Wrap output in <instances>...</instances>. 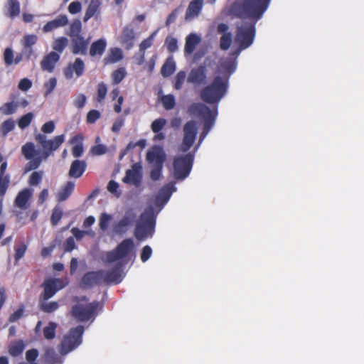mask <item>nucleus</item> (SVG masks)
I'll use <instances>...</instances> for the list:
<instances>
[{
  "label": "nucleus",
  "mask_w": 364,
  "mask_h": 364,
  "mask_svg": "<svg viewBox=\"0 0 364 364\" xmlns=\"http://www.w3.org/2000/svg\"><path fill=\"white\" fill-rule=\"evenodd\" d=\"M59 307L57 301L47 302V301H39V309L44 313L50 314L55 311Z\"/></svg>",
  "instance_id": "37"
},
{
  "label": "nucleus",
  "mask_w": 364,
  "mask_h": 364,
  "mask_svg": "<svg viewBox=\"0 0 364 364\" xmlns=\"http://www.w3.org/2000/svg\"><path fill=\"white\" fill-rule=\"evenodd\" d=\"M156 216L154 208H147L140 215L134 230V236L139 241L151 237L154 233Z\"/></svg>",
  "instance_id": "5"
},
{
  "label": "nucleus",
  "mask_w": 364,
  "mask_h": 364,
  "mask_svg": "<svg viewBox=\"0 0 364 364\" xmlns=\"http://www.w3.org/2000/svg\"><path fill=\"white\" fill-rule=\"evenodd\" d=\"M68 23V19L66 15L61 14L56 18L47 22L43 27L44 33L50 32L60 27H63Z\"/></svg>",
  "instance_id": "19"
},
{
  "label": "nucleus",
  "mask_w": 364,
  "mask_h": 364,
  "mask_svg": "<svg viewBox=\"0 0 364 364\" xmlns=\"http://www.w3.org/2000/svg\"><path fill=\"white\" fill-rule=\"evenodd\" d=\"M25 348V344L22 340L12 342L9 346V353L13 357H17L22 354Z\"/></svg>",
  "instance_id": "34"
},
{
  "label": "nucleus",
  "mask_w": 364,
  "mask_h": 364,
  "mask_svg": "<svg viewBox=\"0 0 364 364\" xmlns=\"http://www.w3.org/2000/svg\"><path fill=\"white\" fill-rule=\"evenodd\" d=\"M24 312V306H21L16 311H15L13 314L9 316V321L10 323H14L19 320L23 315Z\"/></svg>",
  "instance_id": "58"
},
{
  "label": "nucleus",
  "mask_w": 364,
  "mask_h": 364,
  "mask_svg": "<svg viewBox=\"0 0 364 364\" xmlns=\"http://www.w3.org/2000/svg\"><path fill=\"white\" fill-rule=\"evenodd\" d=\"M229 84L227 77L215 76L211 83L205 86L200 92V99L210 105H218L228 92Z\"/></svg>",
  "instance_id": "3"
},
{
  "label": "nucleus",
  "mask_w": 364,
  "mask_h": 364,
  "mask_svg": "<svg viewBox=\"0 0 364 364\" xmlns=\"http://www.w3.org/2000/svg\"><path fill=\"white\" fill-rule=\"evenodd\" d=\"M14 122L11 119H7L1 124V132L3 135L6 136L9 132H11L14 129Z\"/></svg>",
  "instance_id": "52"
},
{
  "label": "nucleus",
  "mask_w": 364,
  "mask_h": 364,
  "mask_svg": "<svg viewBox=\"0 0 364 364\" xmlns=\"http://www.w3.org/2000/svg\"><path fill=\"white\" fill-rule=\"evenodd\" d=\"M10 186V176H0V196L3 197L6 194Z\"/></svg>",
  "instance_id": "50"
},
{
  "label": "nucleus",
  "mask_w": 364,
  "mask_h": 364,
  "mask_svg": "<svg viewBox=\"0 0 364 364\" xmlns=\"http://www.w3.org/2000/svg\"><path fill=\"white\" fill-rule=\"evenodd\" d=\"M38 356V351L36 348H32L30 350H28L26 353V362L30 363H36V360L37 359Z\"/></svg>",
  "instance_id": "63"
},
{
  "label": "nucleus",
  "mask_w": 364,
  "mask_h": 364,
  "mask_svg": "<svg viewBox=\"0 0 364 364\" xmlns=\"http://www.w3.org/2000/svg\"><path fill=\"white\" fill-rule=\"evenodd\" d=\"M87 168V163L83 160H74L69 170V176L78 178L82 176Z\"/></svg>",
  "instance_id": "20"
},
{
  "label": "nucleus",
  "mask_w": 364,
  "mask_h": 364,
  "mask_svg": "<svg viewBox=\"0 0 364 364\" xmlns=\"http://www.w3.org/2000/svg\"><path fill=\"white\" fill-rule=\"evenodd\" d=\"M65 135L60 134L48 139L47 136L38 133L35 135V140L42 147L43 151L38 156H36L31 161H28L25 167L24 171L28 172L38 168L43 160L47 159L50 155L57 151L65 141Z\"/></svg>",
  "instance_id": "2"
},
{
  "label": "nucleus",
  "mask_w": 364,
  "mask_h": 364,
  "mask_svg": "<svg viewBox=\"0 0 364 364\" xmlns=\"http://www.w3.org/2000/svg\"><path fill=\"white\" fill-rule=\"evenodd\" d=\"M186 77V73L183 70L179 71L174 78V85L173 87L175 90H181L182 88V86L185 82Z\"/></svg>",
  "instance_id": "45"
},
{
  "label": "nucleus",
  "mask_w": 364,
  "mask_h": 364,
  "mask_svg": "<svg viewBox=\"0 0 364 364\" xmlns=\"http://www.w3.org/2000/svg\"><path fill=\"white\" fill-rule=\"evenodd\" d=\"M75 183L72 181H68L65 185L59 191L57 194L58 202L66 200L73 192Z\"/></svg>",
  "instance_id": "31"
},
{
  "label": "nucleus",
  "mask_w": 364,
  "mask_h": 364,
  "mask_svg": "<svg viewBox=\"0 0 364 364\" xmlns=\"http://www.w3.org/2000/svg\"><path fill=\"white\" fill-rule=\"evenodd\" d=\"M33 118V114L31 112H28L22 117L18 121V126L20 129H23L26 127H28L32 122Z\"/></svg>",
  "instance_id": "44"
},
{
  "label": "nucleus",
  "mask_w": 364,
  "mask_h": 364,
  "mask_svg": "<svg viewBox=\"0 0 364 364\" xmlns=\"http://www.w3.org/2000/svg\"><path fill=\"white\" fill-rule=\"evenodd\" d=\"M183 138L180 146V151H188L193 146L197 135V126L193 120L187 122L183 127Z\"/></svg>",
  "instance_id": "11"
},
{
  "label": "nucleus",
  "mask_w": 364,
  "mask_h": 364,
  "mask_svg": "<svg viewBox=\"0 0 364 364\" xmlns=\"http://www.w3.org/2000/svg\"><path fill=\"white\" fill-rule=\"evenodd\" d=\"M82 31V23L79 19L74 20L70 26L67 34L72 38L75 36H80Z\"/></svg>",
  "instance_id": "38"
},
{
  "label": "nucleus",
  "mask_w": 364,
  "mask_h": 364,
  "mask_svg": "<svg viewBox=\"0 0 364 364\" xmlns=\"http://www.w3.org/2000/svg\"><path fill=\"white\" fill-rule=\"evenodd\" d=\"M123 58L122 50L119 48L109 49L107 56L103 59L105 65L116 63Z\"/></svg>",
  "instance_id": "27"
},
{
  "label": "nucleus",
  "mask_w": 364,
  "mask_h": 364,
  "mask_svg": "<svg viewBox=\"0 0 364 364\" xmlns=\"http://www.w3.org/2000/svg\"><path fill=\"white\" fill-rule=\"evenodd\" d=\"M173 188V185L172 184H166L161 188L156 196V202H161L163 204L166 203L171 196Z\"/></svg>",
  "instance_id": "33"
},
{
  "label": "nucleus",
  "mask_w": 364,
  "mask_h": 364,
  "mask_svg": "<svg viewBox=\"0 0 364 364\" xmlns=\"http://www.w3.org/2000/svg\"><path fill=\"white\" fill-rule=\"evenodd\" d=\"M57 325L54 322H50L48 326L43 328V336L47 340H52L55 336V329Z\"/></svg>",
  "instance_id": "41"
},
{
  "label": "nucleus",
  "mask_w": 364,
  "mask_h": 364,
  "mask_svg": "<svg viewBox=\"0 0 364 364\" xmlns=\"http://www.w3.org/2000/svg\"><path fill=\"white\" fill-rule=\"evenodd\" d=\"M84 137L82 134H77L74 136H73L70 139L71 144H75L77 142H79V144L75 145L72 148V154L75 158L80 157L83 154V145L82 141H83Z\"/></svg>",
  "instance_id": "29"
},
{
  "label": "nucleus",
  "mask_w": 364,
  "mask_h": 364,
  "mask_svg": "<svg viewBox=\"0 0 364 364\" xmlns=\"http://www.w3.org/2000/svg\"><path fill=\"white\" fill-rule=\"evenodd\" d=\"M236 68L235 62L232 60H228L223 62L219 66V70L222 73L223 75L220 77H227L228 84H229V78L230 75L235 72Z\"/></svg>",
  "instance_id": "30"
},
{
  "label": "nucleus",
  "mask_w": 364,
  "mask_h": 364,
  "mask_svg": "<svg viewBox=\"0 0 364 364\" xmlns=\"http://www.w3.org/2000/svg\"><path fill=\"white\" fill-rule=\"evenodd\" d=\"M57 85V80L55 77H50L47 82H46L43 85L44 88L46 89L45 97L48 96L51 92L55 90Z\"/></svg>",
  "instance_id": "51"
},
{
  "label": "nucleus",
  "mask_w": 364,
  "mask_h": 364,
  "mask_svg": "<svg viewBox=\"0 0 364 364\" xmlns=\"http://www.w3.org/2000/svg\"><path fill=\"white\" fill-rule=\"evenodd\" d=\"M127 75L126 69L124 67L119 68L114 70L112 73V79L113 85H118Z\"/></svg>",
  "instance_id": "39"
},
{
  "label": "nucleus",
  "mask_w": 364,
  "mask_h": 364,
  "mask_svg": "<svg viewBox=\"0 0 364 364\" xmlns=\"http://www.w3.org/2000/svg\"><path fill=\"white\" fill-rule=\"evenodd\" d=\"M136 218V215L132 212H127L125 215L122 217V218L120 220V221L127 227L128 228L129 225H131L133 222L134 221V219Z\"/></svg>",
  "instance_id": "59"
},
{
  "label": "nucleus",
  "mask_w": 364,
  "mask_h": 364,
  "mask_svg": "<svg viewBox=\"0 0 364 364\" xmlns=\"http://www.w3.org/2000/svg\"><path fill=\"white\" fill-rule=\"evenodd\" d=\"M188 112L191 115L200 117L204 119L203 130L200 136V141H201L215 124L218 115V107L216 106L214 110H211L203 103H193L188 107Z\"/></svg>",
  "instance_id": "4"
},
{
  "label": "nucleus",
  "mask_w": 364,
  "mask_h": 364,
  "mask_svg": "<svg viewBox=\"0 0 364 364\" xmlns=\"http://www.w3.org/2000/svg\"><path fill=\"white\" fill-rule=\"evenodd\" d=\"M194 160V155L188 153L185 155L178 156L173 162V176L176 180H183L189 175Z\"/></svg>",
  "instance_id": "6"
},
{
  "label": "nucleus",
  "mask_w": 364,
  "mask_h": 364,
  "mask_svg": "<svg viewBox=\"0 0 364 364\" xmlns=\"http://www.w3.org/2000/svg\"><path fill=\"white\" fill-rule=\"evenodd\" d=\"M43 172L42 171H34L31 173L29 177L28 183L31 186H37L42 181Z\"/></svg>",
  "instance_id": "53"
},
{
  "label": "nucleus",
  "mask_w": 364,
  "mask_h": 364,
  "mask_svg": "<svg viewBox=\"0 0 364 364\" xmlns=\"http://www.w3.org/2000/svg\"><path fill=\"white\" fill-rule=\"evenodd\" d=\"M107 92V86L105 83L100 82L97 85V101L101 102L106 97Z\"/></svg>",
  "instance_id": "57"
},
{
  "label": "nucleus",
  "mask_w": 364,
  "mask_h": 364,
  "mask_svg": "<svg viewBox=\"0 0 364 364\" xmlns=\"http://www.w3.org/2000/svg\"><path fill=\"white\" fill-rule=\"evenodd\" d=\"M99 302L94 301L86 305L77 304L72 306L70 314L77 321L80 322L88 321L95 317L98 308Z\"/></svg>",
  "instance_id": "7"
},
{
  "label": "nucleus",
  "mask_w": 364,
  "mask_h": 364,
  "mask_svg": "<svg viewBox=\"0 0 364 364\" xmlns=\"http://www.w3.org/2000/svg\"><path fill=\"white\" fill-rule=\"evenodd\" d=\"M106 47V41L103 38L98 39L91 44L89 53L91 57L102 56Z\"/></svg>",
  "instance_id": "26"
},
{
  "label": "nucleus",
  "mask_w": 364,
  "mask_h": 364,
  "mask_svg": "<svg viewBox=\"0 0 364 364\" xmlns=\"http://www.w3.org/2000/svg\"><path fill=\"white\" fill-rule=\"evenodd\" d=\"M84 327L81 325L70 330L62 341V348L65 352H70L82 343Z\"/></svg>",
  "instance_id": "8"
},
{
  "label": "nucleus",
  "mask_w": 364,
  "mask_h": 364,
  "mask_svg": "<svg viewBox=\"0 0 364 364\" xmlns=\"http://www.w3.org/2000/svg\"><path fill=\"white\" fill-rule=\"evenodd\" d=\"M166 124V120L164 118H158L152 122L151 129L154 133H158L164 129Z\"/></svg>",
  "instance_id": "48"
},
{
  "label": "nucleus",
  "mask_w": 364,
  "mask_h": 364,
  "mask_svg": "<svg viewBox=\"0 0 364 364\" xmlns=\"http://www.w3.org/2000/svg\"><path fill=\"white\" fill-rule=\"evenodd\" d=\"M232 35L231 33L223 34L221 36L220 41V48L223 50H227L230 48V46L232 43Z\"/></svg>",
  "instance_id": "46"
},
{
  "label": "nucleus",
  "mask_w": 364,
  "mask_h": 364,
  "mask_svg": "<svg viewBox=\"0 0 364 364\" xmlns=\"http://www.w3.org/2000/svg\"><path fill=\"white\" fill-rule=\"evenodd\" d=\"M63 209L60 206L56 205L52 211L51 217H50V223L52 225L55 226L58 224L59 221L62 218L63 216Z\"/></svg>",
  "instance_id": "42"
},
{
  "label": "nucleus",
  "mask_w": 364,
  "mask_h": 364,
  "mask_svg": "<svg viewBox=\"0 0 364 364\" xmlns=\"http://www.w3.org/2000/svg\"><path fill=\"white\" fill-rule=\"evenodd\" d=\"M122 267L121 263H117L112 269L108 271L103 270L102 273V284L109 285L112 284H117L122 280Z\"/></svg>",
  "instance_id": "15"
},
{
  "label": "nucleus",
  "mask_w": 364,
  "mask_h": 364,
  "mask_svg": "<svg viewBox=\"0 0 364 364\" xmlns=\"http://www.w3.org/2000/svg\"><path fill=\"white\" fill-rule=\"evenodd\" d=\"M67 284L68 282H65L60 278H49L46 279L42 284L43 291L40 295V299L41 300L48 301Z\"/></svg>",
  "instance_id": "10"
},
{
  "label": "nucleus",
  "mask_w": 364,
  "mask_h": 364,
  "mask_svg": "<svg viewBox=\"0 0 364 364\" xmlns=\"http://www.w3.org/2000/svg\"><path fill=\"white\" fill-rule=\"evenodd\" d=\"M31 197V191L28 188H24L17 194L14 204L21 209H26L28 208V202Z\"/></svg>",
  "instance_id": "24"
},
{
  "label": "nucleus",
  "mask_w": 364,
  "mask_h": 364,
  "mask_svg": "<svg viewBox=\"0 0 364 364\" xmlns=\"http://www.w3.org/2000/svg\"><path fill=\"white\" fill-rule=\"evenodd\" d=\"M101 5V0H90V4L85 11V14L83 17V21L87 22L94 16L99 15L100 13Z\"/></svg>",
  "instance_id": "23"
},
{
  "label": "nucleus",
  "mask_w": 364,
  "mask_h": 364,
  "mask_svg": "<svg viewBox=\"0 0 364 364\" xmlns=\"http://www.w3.org/2000/svg\"><path fill=\"white\" fill-rule=\"evenodd\" d=\"M134 31L129 27L124 28L120 37L122 45H123L127 50H129L134 46Z\"/></svg>",
  "instance_id": "21"
},
{
  "label": "nucleus",
  "mask_w": 364,
  "mask_h": 364,
  "mask_svg": "<svg viewBox=\"0 0 364 364\" xmlns=\"http://www.w3.org/2000/svg\"><path fill=\"white\" fill-rule=\"evenodd\" d=\"M271 0H242L235 3L232 10L240 18H250L255 22L245 23L237 27L235 41L239 45L237 53L250 47L255 36V22L259 20L266 11Z\"/></svg>",
  "instance_id": "1"
},
{
  "label": "nucleus",
  "mask_w": 364,
  "mask_h": 364,
  "mask_svg": "<svg viewBox=\"0 0 364 364\" xmlns=\"http://www.w3.org/2000/svg\"><path fill=\"white\" fill-rule=\"evenodd\" d=\"M60 55L55 51H52L43 58L41 62L42 70L52 73L56 63L59 60Z\"/></svg>",
  "instance_id": "18"
},
{
  "label": "nucleus",
  "mask_w": 364,
  "mask_h": 364,
  "mask_svg": "<svg viewBox=\"0 0 364 364\" xmlns=\"http://www.w3.org/2000/svg\"><path fill=\"white\" fill-rule=\"evenodd\" d=\"M141 180V166L139 164H134L132 165L131 169L127 170L125 176L123 178L122 181L124 183L134 185L136 187H138L140 186Z\"/></svg>",
  "instance_id": "13"
},
{
  "label": "nucleus",
  "mask_w": 364,
  "mask_h": 364,
  "mask_svg": "<svg viewBox=\"0 0 364 364\" xmlns=\"http://www.w3.org/2000/svg\"><path fill=\"white\" fill-rule=\"evenodd\" d=\"M161 102L165 109H172L176 105L175 97L173 95H164L161 97Z\"/></svg>",
  "instance_id": "43"
},
{
  "label": "nucleus",
  "mask_w": 364,
  "mask_h": 364,
  "mask_svg": "<svg viewBox=\"0 0 364 364\" xmlns=\"http://www.w3.org/2000/svg\"><path fill=\"white\" fill-rule=\"evenodd\" d=\"M200 41V38L197 34H189L186 38V43L184 47L185 54H192Z\"/></svg>",
  "instance_id": "28"
},
{
  "label": "nucleus",
  "mask_w": 364,
  "mask_h": 364,
  "mask_svg": "<svg viewBox=\"0 0 364 364\" xmlns=\"http://www.w3.org/2000/svg\"><path fill=\"white\" fill-rule=\"evenodd\" d=\"M207 68L204 65L193 68L188 75L187 81L196 85L205 84L207 80Z\"/></svg>",
  "instance_id": "14"
},
{
  "label": "nucleus",
  "mask_w": 364,
  "mask_h": 364,
  "mask_svg": "<svg viewBox=\"0 0 364 364\" xmlns=\"http://www.w3.org/2000/svg\"><path fill=\"white\" fill-rule=\"evenodd\" d=\"M136 218V215L132 212H127L125 215L122 217V218L120 220V221L127 227L128 228L129 225H131L133 222L134 221V219Z\"/></svg>",
  "instance_id": "60"
},
{
  "label": "nucleus",
  "mask_w": 364,
  "mask_h": 364,
  "mask_svg": "<svg viewBox=\"0 0 364 364\" xmlns=\"http://www.w3.org/2000/svg\"><path fill=\"white\" fill-rule=\"evenodd\" d=\"M204 0H193L190 2L186 11V18H193L198 16L203 6Z\"/></svg>",
  "instance_id": "22"
},
{
  "label": "nucleus",
  "mask_w": 364,
  "mask_h": 364,
  "mask_svg": "<svg viewBox=\"0 0 364 364\" xmlns=\"http://www.w3.org/2000/svg\"><path fill=\"white\" fill-rule=\"evenodd\" d=\"M17 107V105L14 102H9L5 103L2 107H1L0 111L4 114L9 115L16 112Z\"/></svg>",
  "instance_id": "47"
},
{
  "label": "nucleus",
  "mask_w": 364,
  "mask_h": 364,
  "mask_svg": "<svg viewBox=\"0 0 364 364\" xmlns=\"http://www.w3.org/2000/svg\"><path fill=\"white\" fill-rule=\"evenodd\" d=\"M26 250L27 246L23 243L18 247H15L14 258L16 262L19 261L23 257Z\"/></svg>",
  "instance_id": "61"
},
{
  "label": "nucleus",
  "mask_w": 364,
  "mask_h": 364,
  "mask_svg": "<svg viewBox=\"0 0 364 364\" xmlns=\"http://www.w3.org/2000/svg\"><path fill=\"white\" fill-rule=\"evenodd\" d=\"M176 70V63L173 58L170 57L166 59L161 69V75L166 77L171 75Z\"/></svg>",
  "instance_id": "36"
},
{
  "label": "nucleus",
  "mask_w": 364,
  "mask_h": 364,
  "mask_svg": "<svg viewBox=\"0 0 364 364\" xmlns=\"http://www.w3.org/2000/svg\"><path fill=\"white\" fill-rule=\"evenodd\" d=\"M103 269L86 272L80 281V287L85 289L92 288L102 284Z\"/></svg>",
  "instance_id": "12"
},
{
  "label": "nucleus",
  "mask_w": 364,
  "mask_h": 364,
  "mask_svg": "<svg viewBox=\"0 0 364 364\" xmlns=\"http://www.w3.org/2000/svg\"><path fill=\"white\" fill-rule=\"evenodd\" d=\"M107 151V148L104 144H97L91 148L90 153L93 156H101Z\"/></svg>",
  "instance_id": "56"
},
{
  "label": "nucleus",
  "mask_w": 364,
  "mask_h": 364,
  "mask_svg": "<svg viewBox=\"0 0 364 364\" xmlns=\"http://www.w3.org/2000/svg\"><path fill=\"white\" fill-rule=\"evenodd\" d=\"M146 159L150 163H154V166H163L166 160V155L161 149H156L152 151H149Z\"/></svg>",
  "instance_id": "25"
},
{
  "label": "nucleus",
  "mask_w": 364,
  "mask_h": 364,
  "mask_svg": "<svg viewBox=\"0 0 364 364\" xmlns=\"http://www.w3.org/2000/svg\"><path fill=\"white\" fill-rule=\"evenodd\" d=\"M101 117V113L97 109H92L88 112L86 117V122L88 124H94Z\"/></svg>",
  "instance_id": "54"
},
{
  "label": "nucleus",
  "mask_w": 364,
  "mask_h": 364,
  "mask_svg": "<svg viewBox=\"0 0 364 364\" xmlns=\"http://www.w3.org/2000/svg\"><path fill=\"white\" fill-rule=\"evenodd\" d=\"M165 44L169 53H173L177 51L178 47L176 38L173 37H167L165 41Z\"/></svg>",
  "instance_id": "49"
},
{
  "label": "nucleus",
  "mask_w": 364,
  "mask_h": 364,
  "mask_svg": "<svg viewBox=\"0 0 364 364\" xmlns=\"http://www.w3.org/2000/svg\"><path fill=\"white\" fill-rule=\"evenodd\" d=\"M154 35L155 33H152L148 38L141 41V43L139 44V51L141 53H144L146 49L150 48L152 46Z\"/></svg>",
  "instance_id": "55"
},
{
  "label": "nucleus",
  "mask_w": 364,
  "mask_h": 364,
  "mask_svg": "<svg viewBox=\"0 0 364 364\" xmlns=\"http://www.w3.org/2000/svg\"><path fill=\"white\" fill-rule=\"evenodd\" d=\"M90 44V38L85 39L82 36H75L71 38V50L75 55H86L88 46Z\"/></svg>",
  "instance_id": "16"
},
{
  "label": "nucleus",
  "mask_w": 364,
  "mask_h": 364,
  "mask_svg": "<svg viewBox=\"0 0 364 364\" xmlns=\"http://www.w3.org/2000/svg\"><path fill=\"white\" fill-rule=\"evenodd\" d=\"M6 15L13 18L20 14V3L18 0H8L6 3Z\"/></svg>",
  "instance_id": "35"
},
{
  "label": "nucleus",
  "mask_w": 364,
  "mask_h": 364,
  "mask_svg": "<svg viewBox=\"0 0 364 364\" xmlns=\"http://www.w3.org/2000/svg\"><path fill=\"white\" fill-rule=\"evenodd\" d=\"M21 153L26 159L31 161L36 158L37 154H41L36 149L33 143L27 142L21 147Z\"/></svg>",
  "instance_id": "32"
},
{
  "label": "nucleus",
  "mask_w": 364,
  "mask_h": 364,
  "mask_svg": "<svg viewBox=\"0 0 364 364\" xmlns=\"http://www.w3.org/2000/svg\"><path fill=\"white\" fill-rule=\"evenodd\" d=\"M134 248V242L128 238L122 240L114 250L106 254L107 262L112 263L127 257Z\"/></svg>",
  "instance_id": "9"
},
{
  "label": "nucleus",
  "mask_w": 364,
  "mask_h": 364,
  "mask_svg": "<svg viewBox=\"0 0 364 364\" xmlns=\"http://www.w3.org/2000/svg\"><path fill=\"white\" fill-rule=\"evenodd\" d=\"M85 71V63L83 60L77 58L74 61L73 64L70 65L64 71L66 78L70 79L73 77V73L75 72L77 77L81 76Z\"/></svg>",
  "instance_id": "17"
},
{
  "label": "nucleus",
  "mask_w": 364,
  "mask_h": 364,
  "mask_svg": "<svg viewBox=\"0 0 364 364\" xmlns=\"http://www.w3.org/2000/svg\"><path fill=\"white\" fill-rule=\"evenodd\" d=\"M111 220V216L107 213H102L100 218L99 226L101 230H105L108 228V223Z\"/></svg>",
  "instance_id": "62"
},
{
  "label": "nucleus",
  "mask_w": 364,
  "mask_h": 364,
  "mask_svg": "<svg viewBox=\"0 0 364 364\" xmlns=\"http://www.w3.org/2000/svg\"><path fill=\"white\" fill-rule=\"evenodd\" d=\"M68 40L66 37L56 38L53 43V49L58 53H61L68 46Z\"/></svg>",
  "instance_id": "40"
},
{
  "label": "nucleus",
  "mask_w": 364,
  "mask_h": 364,
  "mask_svg": "<svg viewBox=\"0 0 364 364\" xmlns=\"http://www.w3.org/2000/svg\"><path fill=\"white\" fill-rule=\"evenodd\" d=\"M4 60L7 65H10L14 62L13 50L10 48H6L4 53Z\"/></svg>",
  "instance_id": "64"
}]
</instances>
